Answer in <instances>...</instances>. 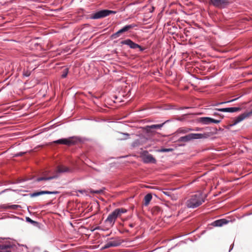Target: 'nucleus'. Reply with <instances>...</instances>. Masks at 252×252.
<instances>
[{
	"mask_svg": "<svg viewBox=\"0 0 252 252\" xmlns=\"http://www.w3.org/2000/svg\"><path fill=\"white\" fill-rule=\"evenodd\" d=\"M136 26L135 24H130V25H127L123 27V29H124V31L126 32L128 31V30L133 29V28L135 27Z\"/></svg>",
	"mask_w": 252,
	"mask_h": 252,
	"instance_id": "5701e85b",
	"label": "nucleus"
},
{
	"mask_svg": "<svg viewBox=\"0 0 252 252\" xmlns=\"http://www.w3.org/2000/svg\"><path fill=\"white\" fill-rule=\"evenodd\" d=\"M237 99V98H235V99H233L232 100H231L230 101H224V102H221L218 103V104H224V103H228V102L234 101H235V100H236Z\"/></svg>",
	"mask_w": 252,
	"mask_h": 252,
	"instance_id": "c85d7f7f",
	"label": "nucleus"
},
{
	"mask_svg": "<svg viewBox=\"0 0 252 252\" xmlns=\"http://www.w3.org/2000/svg\"><path fill=\"white\" fill-rule=\"evenodd\" d=\"M217 110L223 112H228V113H233L235 112L238 111L240 110V107H229V108H217Z\"/></svg>",
	"mask_w": 252,
	"mask_h": 252,
	"instance_id": "9b49d317",
	"label": "nucleus"
},
{
	"mask_svg": "<svg viewBox=\"0 0 252 252\" xmlns=\"http://www.w3.org/2000/svg\"><path fill=\"white\" fill-rule=\"evenodd\" d=\"M68 68H66L64 69L63 71V73L62 74V78H65L68 74Z\"/></svg>",
	"mask_w": 252,
	"mask_h": 252,
	"instance_id": "b1692460",
	"label": "nucleus"
},
{
	"mask_svg": "<svg viewBox=\"0 0 252 252\" xmlns=\"http://www.w3.org/2000/svg\"><path fill=\"white\" fill-rule=\"evenodd\" d=\"M172 150H173V149H171V148H168V149L163 148V149H161L159 150V151L160 152H168L172 151Z\"/></svg>",
	"mask_w": 252,
	"mask_h": 252,
	"instance_id": "a878e982",
	"label": "nucleus"
},
{
	"mask_svg": "<svg viewBox=\"0 0 252 252\" xmlns=\"http://www.w3.org/2000/svg\"><path fill=\"white\" fill-rule=\"evenodd\" d=\"M129 226H130V227H133L134 226V225H133V224H129Z\"/></svg>",
	"mask_w": 252,
	"mask_h": 252,
	"instance_id": "72a5a7b5",
	"label": "nucleus"
},
{
	"mask_svg": "<svg viewBox=\"0 0 252 252\" xmlns=\"http://www.w3.org/2000/svg\"><path fill=\"white\" fill-rule=\"evenodd\" d=\"M58 177V175H54L53 176H50L49 177H39L36 179V181L37 182H40V181H43V180H52L53 179L57 178Z\"/></svg>",
	"mask_w": 252,
	"mask_h": 252,
	"instance_id": "a211bd4d",
	"label": "nucleus"
},
{
	"mask_svg": "<svg viewBox=\"0 0 252 252\" xmlns=\"http://www.w3.org/2000/svg\"><path fill=\"white\" fill-rule=\"evenodd\" d=\"M125 32V31H124V29L123 28H122L121 29H120V30H119L117 32H116V33L113 34L112 35V37L113 38H117L120 35V33H122L123 32Z\"/></svg>",
	"mask_w": 252,
	"mask_h": 252,
	"instance_id": "4be33fe9",
	"label": "nucleus"
},
{
	"mask_svg": "<svg viewBox=\"0 0 252 252\" xmlns=\"http://www.w3.org/2000/svg\"><path fill=\"white\" fill-rule=\"evenodd\" d=\"M121 44L122 45H126L131 49L139 48L141 51L143 50V49L140 45L133 42L131 40L129 39H127L126 40L122 41L121 42Z\"/></svg>",
	"mask_w": 252,
	"mask_h": 252,
	"instance_id": "423d86ee",
	"label": "nucleus"
},
{
	"mask_svg": "<svg viewBox=\"0 0 252 252\" xmlns=\"http://www.w3.org/2000/svg\"><path fill=\"white\" fill-rule=\"evenodd\" d=\"M25 76H28L29 75L27 74V73H26V74H24Z\"/></svg>",
	"mask_w": 252,
	"mask_h": 252,
	"instance_id": "4c0bfd02",
	"label": "nucleus"
},
{
	"mask_svg": "<svg viewBox=\"0 0 252 252\" xmlns=\"http://www.w3.org/2000/svg\"><path fill=\"white\" fill-rule=\"evenodd\" d=\"M26 220H27V221L31 222L32 223H35V221H34V220H32L31 219H30L29 217H27L26 218Z\"/></svg>",
	"mask_w": 252,
	"mask_h": 252,
	"instance_id": "c756f323",
	"label": "nucleus"
},
{
	"mask_svg": "<svg viewBox=\"0 0 252 252\" xmlns=\"http://www.w3.org/2000/svg\"><path fill=\"white\" fill-rule=\"evenodd\" d=\"M200 130V128H196V129H195L196 131H199Z\"/></svg>",
	"mask_w": 252,
	"mask_h": 252,
	"instance_id": "f704fd0d",
	"label": "nucleus"
},
{
	"mask_svg": "<svg viewBox=\"0 0 252 252\" xmlns=\"http://www.w3.org/2000/svg\"><path fill=\"white\" fill-rule=\"evenodd\" d=\"M70 171V169L66 166L63 165L58 166L56 172L57 173L69 172Z\"/></svg>",
	"mask_w": 252,
	"mask_h": 252,
	"instance_id": "dca6fc26",
	"label": "nucleus"
},
{
	"mask_svg": "<svg viewBox=\"0 0 252 252\" xmlns=\"http://www.w3.org/2000/svg\"><path fill=\"white\" fill-rule=\"evenodd\" d=\"M118 217L120 216L122 214L125 213L127 212V210L124 208H119L114 210Z\"/></svg>",
	"mask_w": 252,
	"mask_h": 252,
	"instance_id": "412c9836",
	"label": "nucleus"
},
{
	"mask_svg": "<svg viewBox=\"0 0 252 252\" xmlns=\"http://www.w3.org/2000/svg\"><path fill=\"white\" fill-rule=\"evenodd\" d=\"M107 15L108 16L111 14H115L116 12L115 11L106 10Z\"/></svg>",
	"mask_w": 252,
	"mask_h": 252,
	"instance_id": "cd10ccee",
	"label": "nucleus"
},
{
	"mask_svg": "<svg viewBox=\"0 0 252 252\" xmlns=\"http://www.w3.org/2000/svg\"><path fill=\"white\" fill-rule=\"evenodd\" d=\"M169 121V120H167L166 121H165V122L162 123V124H158V125H151V126H147V129L148 130H150L152 129H154V128H156V129H160L164 125L168 122Z\"/></svg>",
	"mask_w": 252,
	"mask_h": 252,
	"instance_id": "2eb2a0df",
	"label": "nucleus"
},
{
	"mask_svg": "<svg viewBox=\"0 0 252 252\" xmlns=\"http://www.w3.org/2000/svg\"><path fill=\"white\" fill-rule=\"evenodd\" d=\"M20 207V206L18 205H10L8 207V208L14 209V210H16Z\"/></svg>",
	"mask_w": 252,
	"mask_h": 252,
	"instance_id": "393cba45",
	"label": "nucleus"
},
{
	"mask_svg": "<svg viewBox=\"0 0 252 252\" xmlns=\"http://www.w3.org/2000/svg\"><path fill=\"white\" fill-rule=\"evenodd\" d=\"M142 158L144 163H153L156 162V159L148 152H144L142 155Z\"/></svg>",
	"mask_w": 252,
	"mask_h": 252,
	"instance_id": "39448f33",
	"label": "nucleus"
},
{
	"mask_svg": "<svg viewBox=\"0 0 252 252\" xmlns=\"http://www.w3.org/2000/svg\"><path fill=\"white\" fill-rule=\"evenodd\" d=\"M58 191H41L38 192H35L31 194V197H36L42 194H57Z\"/></svg>",
	"mask_w": 252,
	"mask_h": 252,
	"instance_id": "f8f14e48",
	"label": "nucleus"
},
{
	"mask_svg": "<svg viewBox=\"0 0 252 252\" xmlns=\"http://www.w3.org/2000/svg\"><path fill=\"white\" fill-rule=\"evenodd\" d=\"M25 76H28L29 75L27 74V73H26V74H24Z\"/></svg>",
	"mask_w": 252,
	"mask_h": 252,
	"instance_id": "e433bc0d",
	"label": "nucleus"
},
{
	"mask_svg": "<svg viewBox=\"0 0 252 252\" xmlns=\"http://www.w3.org/2000/svg\"><path fill=\"white\" fill-rule=\"evenodd\" d=\"M209 3L216 8L222 9L229 4L230 1L229 0H209Z\"/></svg>",
	"mask_w": 252,
	"mask_h": 252,
	"instance_id": "7ed1b4c3",
	"label": "nucleus"
},
{
	"mask_svg": "<svg viewBox=\"0 0 252 252\" xmlns=\"http://www.w3.org/2000/svg\"><path fill=\"white\" fill-rule=\"evenodd\" d=\"M206 196L201 192H198L192 195L186 202L187 206L189 208H195L202 204L205 201Z\"/></svg>",
	"mask_w": 252,
	"mask_h": 252,
	"instance_id": "f257e3e1",
	"label": "nucleus"
},
{
	"mask_svg": "<svg viewBox=\"0 0 252 252\" xmlns=\"http://www.w3.org/2000/svg\"><path fill=\"white\" fill-rule=\"evenodd\" d=\"M205 134L201 133H190L179 138V142H189L193 139H198L205 138Z\"/></svg>",
	"mask_w": 252,
	"mask_h": 252,
	"instance_id": "f03ea898",
	"label": "nucleus"
},
{
	"mask_svg": "<svg viewBox=\"0 0 252 252\" xmlns=\"http://www.w3.org/2000/svg\"><path fill=\"white\" fill-rule=\"evenodd\" d=\"M219 105H220V104H218V103H217L214 104V106H218Z\"/></svg>",
	"mask_w": 252,
	"mask_h": 252,
	"instance_id": "c9c22d12",
	"label": "nucleus"
},
{
	"mask_svg": "<svg viewBox=\"0 0 252 252\" xmlns=\"http://www.w3.org/2000/svg\"><path fill=\"white\" fill-rule=\"evenodd\" d=\"M152 195L150 193L146 194L144 197V204L145 205H148L151 200H152Z\"/></svg>",
	"mask_w": 252,
	"mask_h": 252,
	"instance_id": "6ab92c4d",
	"label": "nucleus"
},
{
	"mask_svg": "<svg viewBox=\"0 0 252 252\" xmlns=\"http://www.w3.org/2000/svg\"><path fill=\"white\" fill-rule=\"evenodd\" d=\"M248 116V114H242L240 115H239V116H238L237 117H236L235 120H234V122L232 124L230 125V126H234L236 125H237V124H238L239 123L241 122V121H242L243 120H244Z\"/></svg>",
	"mask_w": 252,
	"mask_h": 252,
	"instance_id": "ddd939ff",
	"label": "nucleus"
},
{
	"mask_svg": "<svg viewBox=\"0 0 252 252\" xmlns=\"http://www.w3.org/2000/svg\"><path fill=\"white\" fill-rule=\"evenodd\" d=\"M163 193L165 195L168 196H170V195H171V192L169 191H163Z\"/></svg>",
	"mask_w": 252,
	"mask_h": 252,
	"instance_id": "7c9ffc66",
	"label": "nucleus"
},
{
	"mask_svg": "<svg viewBox=\"0 0 252 252\" xmlns=\"http://www.w3.org/2000/svg\"><path fill=\"white\" fill-rule=\"evenodd\" d=\"M200 122L204 125H209L211 123L219 124L220 120H215L210 117H201L200 118Z\"/></svg>",
	"mask_w": 252,
	"mask_h": 252,
	"instance_id": "0eeeda50",
	"label": "nucleus"
},
{
	"mask_svg": "<svg viewBox=\"0 0 252 252\" xmlns=\"http://www.w3.org/2000/svg\"><path fill=\"white\" fill-rule=\"evenodd\" d=\"M232 248L231 249H230V250H229V252H230V251L232 250Z\"/></svg>",
	"mask_w": 252,
	"mask_h": 252,
	"instance_id": "58836bf2",
	"label": "nucleus"
},
{
	"mask_svg": "<svg viewBox=\"0 0 252 252\" xmlns=\"http://www.w3.org/2000/svg\"><path fill=\"white\" fill-rule=\"evenodd\" d=\"M193 130L191 128H186V127H181L178 129L177 132L179 133H186L190 131Z\"/></svg>",
	"mask_w": 252,
	"mask_h": 252,
	"instance_id": "aec40b11",
	"label": "nucleus"
},
{
	"mask_svg": "<svg viewBox=\"0 0 252 252\" xmlns=\"http://www.w3.org/2000/svg\"><path fill=\"white\" fill-rule=\"evenodd\" d=\"M11 246L10 245H0V252H11Z\"/></svg>",
	"mask_w": 252,
	"mask_h": 252,
	"instance_id": "f3484780",
	"label": "nucleus"
},
{
	"mask_svg": "<svg viewBox=\"0 0 252 252\" xmlns=\"http://www.w3.org/2000/svg\"><path fill=\"white\" fill-rule=\"evenodd\" d=\"M24 154V153L20 152V153H18L16 154L15 155V156H16V157L21 156H22Z\"/></svg>",
	"mask_w": 252,
	"mask_h": 252,
	"instance_id": "473e14b6",
	"label": "nucleus"
},
{
	"mask_svg": "<svg viewBox=\"0 0 252 252\" xmlns=\"http://www.w3.org/2000/svg\"><path fill=\"white\" fill-rule=\"evenodd\" d=\"M54 142L57 144L70 146L74 144L76 142V140L74 137H70L69 138L60 139L55 141Z\"/></svg>",
	"mask_w": 252,
	"mask_h": 252,
	"instance_id": "20e7f679",
	"label": "nucleus"
},
{
	"mask_svg": "<svg viewBox=\"0 0 252 252\" xmlns=\"http://www.w3.org/2000/svg\"><path fill=\"white\" fill-rule=\"evenodd\" d=\"M101 192V190H93L91 191V192H92V193H97V194Z\"/></svg>",
	"mask_w": 252,
	"mask_h": 252,
	"instance_id": "2f4dec72",
	"label": "nucleus"
},
{
	"mask_svg": "<svg viewBox=\"0 0 252 252\" xmlns=\"http://www.w3.org/2000/svg\"><path fill=\"white\" fill-rule=\"evenodd\" d=\"M117 218L118 216L114 211L108 215L107 218L105 220V222H108L111 225H113Z\"/></svg>",
	"mask_w": 252,
	"mask_h": 252,
	"instance_id": "1a4fd4ad",
	"label": "nucleus"
},
{
	"mask_svg": "<svg viewBox=\"0 0 252 252\" xmlns=\"http://www.w3.org/2000/svg\"><path fill=\"white\" fill-rule=\"evenodd\" d=\"M121 134H123V135L125 136V137L124 138H120V140H125V139H126L127 138H128V136H129V134L128 133H121Z\"/></svg>",
	"mask_w": 252,
	"mask_h": 252,
	"instance_id": "bb28decb",
	"label": "nucleus"
},
{
	"mask_svg": "<svg viewBox=\"0 0 252 252\" xmlns=\"http://www.w3.org/2000/svg\"><path fill=\"white\" fill-rule=\"evenodd\" d=\"M107 16L106 10H102L93 14L91 16V18L92 19H98Z\"/></svg>",
	"mask_w": 252,
	"mask_h": 252,
	"instance_id": "6e6552de",
	"label": "nucleus"
},
{
	"mask_svg": "<svg viewBox=\"0 0 252 252\" xmlns=\"http://www.w3.org/2000/svg\"><path fill=\"white\" fill-rule=\"evenodd\" d=\"M120 245V242L116 240H113L107 242V243L104 245L103 248L107 249L112 247H117Z\"/></svg>",
	"mask_w": 252,
	"mask_h": 252,
	"instance_id": "4468645a",
	"label": "nucleus"
},
{
	"mask_svg": "<svg viewBox=\"0 0 252 252\" xmlns=\"http://www.w3.org/2000/svg\"><path fill=\"white\" fill-rule=\"evenodd\" d=\"M229 222V220L224 219H222L214 221L212 222V224L214 226L220 227L224 224H226Z\"/></svg>",
	"mask_w": 252,
	"mask_h": 252,
	"instance_id": "9d476101",
	"label": "nucleus"
}]
</instances>
